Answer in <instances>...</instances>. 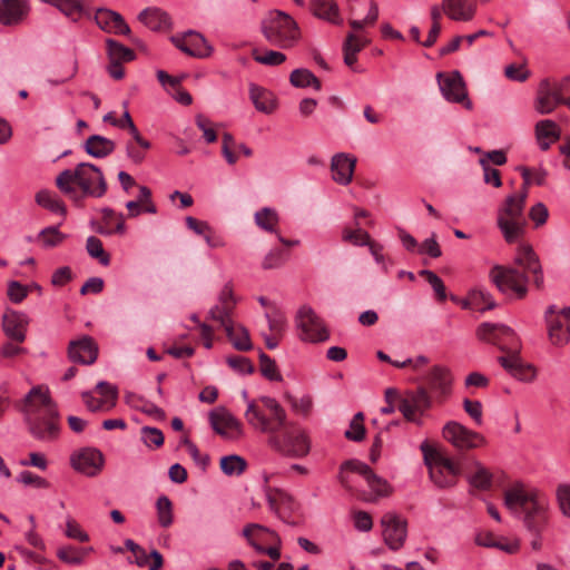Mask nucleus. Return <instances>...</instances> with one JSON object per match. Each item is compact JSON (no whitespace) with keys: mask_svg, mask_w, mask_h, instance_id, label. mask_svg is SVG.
<instances>
[{"mask_svg":"<svg viewBox=\"0 0 570 570\" xmlns=\"http://www.w3.org/2000/svg\"><path fill=\"white\" fill-rule=\"evenodd\" d=\"M548 334L553 345H566L570 342V307L562 308L559 313L554 305L546 311Z\"/></svg>","mask_w":570,"mask_h":570,"instance_id":"nucleus-17","label":"nucleus"},{"mask_svg":"<svg viewBox=\"0 0 570 570\" xmlns=\"http://www.w3.org/2000/svg\"><path fill=\"white\" fill-rule=\"evenodd\" d=\"M363 421L364 414L362 412H357L350 423V429L344 433L345 438L354 442L362 441L365 436V428Z\"/></svg>","mask_w":570,"mask_h":570,"instance_id":"nucleus-51","label":"nucleus"},{"mask_svg":"<svg viewBox=\"0 0 570 570\" xmlns=\"http://www.w3.org/2000/svg\"><path fill=\"white\" fill-rule=\"evenodd\" d=\"M534 129L537 141L543 151L548 150L560 138V129L553 120H540L535 124Z\"/></svg>","mask_w":570,"mask_h":570,"instance_id":"nucleus-31","label":"nucleus"},{"mask_svg":"<svg viewBox=\"0 0 570 570\" xmlns=\"http://www.w3.org/2000/svg\"><path fill=\"white\" fill-rule=\"evenodd\" d=\"M424 462L429 468V474L433 483L439 488L455 485L461 468L453 460L444 455L428 443L421 444Z\"/></svg>","mask_w":570,"mask_h":570,"instance_id":"nucleus-9","label":"nucleus"},{"mask_svg":"<svg viewBox=\"0 0 570 570\" xmlns=\"http://www.w3.org/2000/svg\"><path fill=\"white\" fill-rule=\"evenodd\" d=\"M442 436L458 450H471L481 446L484 438L456 421H449L442 429Z\"/></svg>","mask_w":570,"mask_h":570,"instance_id":"nucleus-16","label":"nucleus"},{"mask_svg":"<svg viewBox=\"0 0 570 570\" xmlns=\"http://www.w3.org/2000/svg\"><path fill=\"white\" fill-rule=\"evenodd\" d=\"M439 85L443 97L450 102L462 104L468 110L472 109V101L468 98L464 80L459 71H454L442 78L438 75Z\"/></svg>","mask_w":570,"mask_h":570,"instance_id":"nucleus-19","label":"nucleus"},{"mask_svg":"<svg viewBox=\"0 0 570 570\" xmlns=\"http://www.w3.org/2000/svg\"><path fill=\"white\" fill-rule=\"evenodd\" d=\"M559 105H563L554 83L543 79L538 87L534 102L535 110L541 114L552 112Z\"/></svg>","mask_w":570,"mask_h":570,"instance_id":"nucleus-24","label":"nucleus"},{"mask_svg":"<svg viewBox=\"0 0 570 570\" xmlns=\"http://www.w3.org/2000/svg\"><path fill=\"white\" fill-rule=\"evenodd\" d=\"M173 43L183 52L196 58H206L212 53V47L198 32L188 31L183 37H173Z\"/></svg>","mask_w":570,"mask_h":570,"instance_id":"nucleus-22","label":"nucleus"},{"mask_svg":"<svg viewBox=\"0 0 570 570\" xmlns=\"http://www.w3.org/2000/svg\"><path fill=\"white\" fill-rule=\"evenodd\" d=\"M29 317L22 312L8 309L2 316V330L4 334L17 343H23L26 340Z\"/></svg>","mask_w":570,"mask_h":570,"instance_id":"nucleus-23","label":"nucleus"},{"mask_svg":"<svg viewBox=\"0 0 570 570\" xmlns=\"http://www.w3.org/2000/svg\"><path fill=\"white\" fill-rule=\"evenodd\" d=\"M454 377L451 370L445 365H433L424 376L425 387L432 395L433 401L444 403L450 399L453 391Z\"/></svg>","mask_w":570,"mask_h":570,"instance_id":"nucleus-13","label":"nucleus"},{"mask_svg":"<svg viewBox=\"0 0 570 570\" xmlns=\"http://www.w3.org/2000/svg\"><path fill=\"white\" fill-rule=\"evenodd\" d=\"M65 534L69 539L78 540L79 542H87L89 540L88 533L72 518H68L66 521Z\"/></svg>","mask_w":570,"mask_h":570,"instance_id":"nucleus-60","label":"nucleus"},{"mask_svg":"<svg viewBox=\"0 0 570 570\" xmlns=\"http://www.w3.org/2000/svg\"><path fill=\"white\" fill-rule=\"evenodd\" d=\"M355 165V157L344 153L335 154L331 161L333 180L343 186L348 185L353 179Z\"/></svg>","mask_w":570,"mask_h":570,"instance_id":"nucleus-26","label":"nucleus"},{"mask_svg":"<svg viewBox=\"0 0 570 570\" xmlns=\"http://www.w3.org/2000/svg\"><path fill=\"white\" fill-rule=\"evenodd\" d=\"M56 185L61 193L77 200L78 185L83 195L100 198L107 191V183L100 168L89 163H80L75 170L65 169L56 178Z\"/></svg>","mask_w":570,"mask_h":570,"instance_id":"nucleus-3","label":"nucleus"},{"mask_svg":"<svg viewBox=\"0 0 570 570\" xmlns=\"http://www.w3.org/2000/svg\"><path fill=\"white\" fill-rule=\"evenodd\" d=\"M252 55L256 62L265 66H279L286 61V56L283 52L275 50L259 52L255 49Z\"/></svg>","mask_w":570,"mask_h":570,"instance_id":"nucleus-50","label":"nucleus"},{"mask_svg":"<svg viewBox=\"0 0 570 570\" xmlns=\"http://www.w3.org/2000/svg\"><path fill=\"white\" fill-rule=\"evenodd\" d=\"M17 481L24 485H32L39 489H46L49 487V483L46 479L27 470L19 473Z\"/></svg>","mask_w":570,"mask_h":570,"instance_id":"nucleus-62","label":"nucleus"},{"mask_svg":"<svg viewBox=\"0 0 570 570\" xmlns=\"http://www.w3.org/2000/svg\"><path fill=\"white\" fill-rule=\"evenodd\" d=\"M79 548L73 546H65L58 549L57 557L59 560L67 564L80 566L82 564V558L80 557Z\"/></svg>","mask_w":570,"mask_h":570,"instance_id":"nucleus-56","label":"nucleus"},{"mask_svg":"<svg viewBox=\"0 0 570 570\" xmlns=\"http://www.w3.org/2000/svg\"><path fill=\"white\" fill-rule=\"evenodd\" d=\"M287 259V254L282 249H272L263 259L264 269L281 267Z\"/></svg>","mask_w":570,"mask_h":570,"instance_id":"nucleus-59","label":"nucleus"},{"mask_svg":"<svg viewBox=\"0 0 570 570\" xmlns=\"http://www.w3.org/2000/svg\"><path fill=\"white\" fill-rule=\"evenodd\" d=\"M482 169H483V179L485 184H490L494 187H500L502 185L500 171L495 168H492L487 159L480 158L479 160Z\"/></svg>","mask_w":570,"mask_h":570,"instance_id":"nucleus-61","label":"nucleus"},{"mask_svg":"<svg viewBox=\"0 0 570 570\" xmlns=\"http://www.w3.org/2000/svg\"><path fill=\"white\" fill-rule=\"evenodd\" d=\"M158 522L163 528L173 524V504L168 497L161 495L156 502Z\"/></svg>","mask_w":570,"mask_h":570,"instance_id":"nucleus-47","label":"nucleus"},{"mask_svg":"<svg viewBox=\"0 0 570 570\" xmlns=\"http://www.w3.org/2000/svg\"><path fill=\"white\" fill-rule=\"evenodd\" d=\"M504 504L510 510L522 509L524 515L548 518V498L523 483H514L504 492Z\"/></svg>","mask_w":570,"mask_h":570,"instance_id":"nucleus-7","label":"nucleus"},{"mask_svg":"<svg viewBox=\"0 0 570 570\" xmlns=\"http://www.w3.org/2000/svg\"><path fill=\"white\" fill-rule=\"evenodd\" d=\"M247 466L245 459L232 454L220 459V469L226 475H240Z\"/></svg>","mask_w":570,"mask_h":570,"instance_id":"nucleus-44","label":"nucleus"},{"mask_svg":"<svg viewBox=\"0 0 570 570\" xmlns=\"http://www.w3.org/2000/svg\"><path fill=\"white\" fill-rule=\"evenodd\" d=\"M86 249H87L88 254L92 258L98 259L101 265H104V266L109 265L110 257L105 252L102 243H101V240L99 238H97L95 236H89L87 238Z\"/></svg>","mask_w":570,"mask_h":570,"instance_id":"nucleus-49","label":"nucleus"},{"mask_svg":"<svg viewBox=\"0 0 570 570\" xmlns=\"http://www.w3.org/2000/svg\"><path fill=\"white\" fill-rule=\"evenodd\" d=\"M261 372L262 375L271 381L279 382L283 380L279 374L276 363L264 352L259 353Z\"/></svg>","mask_w":570,"mask_h":570,"instance_id":"nucleus-53","label":"nucleus"},{"mask_svg":"<svg viewBox=\"0 0 570 570\" xmlns=\"http://www.w3.org/2000/svg\"><path fill=\"white\" fill-rule=\"evenodd\" d=\"M433 403V397L425 386H419L414 391H407L403 397L400 399L399 411L403 414L404 419L409 422L422 425L423 422L417 417L416 413L421 414L430 409Z\"/></svg>","mask_w":570,"mask_h":570,"instance_id":"nucleus-14","label":"nucleus"},{"mask_svg":"<svg viewBox=\"0 0 570 570\" xmlns=\"http://www.w3.org/2000/svg\"><path fill=\"white\" fill-rule=\"evenodd\" d=\"M479 340L497 345L503 352H514L519 347V340L514 331L503 324L482 323L476 328Z\"/></svg>","mask_w":570,"mask_h":570,"instance_id":"nucleus-12","label":"nucleus"},{"mask_svg":"<svg viewBox=\"0 0 570 570\" xmlns=\"http://www.w3.org/2000/svg\"><path fill=\"white\" fill-rule=\"evenodd\" d=\"M498 361L505 371L519 381L530 383L537 376V370L531 364L523 363L517 351L500 356Z\"/></svg>","mask_w":570,"mask_h":570,"instance_id":"nucleus-25","label":"nucleus"},{"mask_svg":"<svg viewBox=\"0 0 570 570\" xmlns=\"http://www.w3.org/2000/svg\"><path fill=\"white\" fill-rule=\"evenodd\" d=\"M141 440L147 446L159 448L164 444V434L157 428L144 426L141 428Z\"/></svg>","mask_w":570,"mask_h":570,"instance_id":"nucleus-58","label":"nucleus"},{"mask_svg":"<svg viewBox=\"0 0 570 570\" xmlns=\"http://www.w3.org/2000/svg\"><path fill=\"white\" fill-rule=\"evenodd\" d=\"M209 423L213 430L227 441H237L244 435L242 422L225 409L212 411Z\"/></svg>","mask_w":570,"mask_h":570,"instance_id":"nucleus-18","label":"nucleus"},{"mask_svg":"<svg viewBox=\"0 0 570 570\" xmlns=\"http://www.w3.org/2000/svg\"><path fill=\"white\" fill-rule=\"evenodd\" d=\"M268 445L288 458H304L309 453L311 441L306 432L289 421L277 435L268 438Z\"/></svg>","mask_w":570,"mask_h":570,"instance_id":"nucleus-10","label":"nucleus"},{"mask_svg":"<svg viewBox=\"0 0 570 570\" xmlns=\"http://www.w3.org/2000/svg\"><path fill=\"white\" fill-rule=\"evenodd\" d=\"M52 6L73 22L83 14V6L79 0H55Z\"/></svg>","mask_w":570,"mask_h":570,"instance_id":"nucleus-43","label":"nucleus"},{"mask_svg":"<svg viewBox=\"0 0 570 570\" xmlns=\"http://www.w3.org/2000/svg\"><path fill=\"white\" fill-rule=\"evenodd\" d=\"M556 497L561 513L570 519V483L559 484Z\"/></svg>","mask_w":570,"mask_h":570,"instance_id":"nucleus-57","label":"nucleus"},{"mask_svg":"<svg viewBox=\"0 0 570 570\" xmlns=\"http://www.w3.org/2000/svg\"><path fill=\"white\" fill-rule=\"evenodd\" d=\"M426 282L431 285L436 294L439 301L443 302L446 299V292L443 281L432 271L422 269L419 273Z\"/></svg>","mask_w":570,"mask_h":570,"instance_id":"nucleus-55","label":"nucleus"},{"mask_svg":"<svg viewBox=\"0 0 570 570\" xmlns=\"http://www.w3.org/2000/svg\"><path fill=\"white\" fill-rule=\"evenodd\" d=\"M383 538L390 549L396 551L405 542L407 530L406 521L395 513L389 512L382 517Z\"/></svg>","mask_w":570,"mask_h":570,"instance_id":"nucleus-21","label":"nucleus"},{"mask_svg":"<svg viewBox=\"0 0 570 570\" xmlns=\"http://www.w3.org/2000/svg\"><path fill=\"white\" fill-rule=\"evenodd\" d=\"M278 220L277 212L271 207H264L255 213L256 225L266 232L276 233Z\"/></svg>","mask_w":570,"mask_h":570,"instance_id":"nucleus-42","label":"nucleus"},{"mask_svg":"<svg viewBox=\"0 0 570 570\" xmlns=\"http://www.w3.org/2000/svg\"><path fill=\"white\" fill-rule=\"evenodd\" d=\"M365 482L367 483L371 491L363 494L362 499L364 501L374 502L379 498L390 495L392 492V488L389 482L376 475L374 472L371 473Z\"/></svg>","mask_w":570,"mask_h":570,"instance_id":"nucleus-36","label":"nucleus"},{"mask_svg":"<svg viewBox=\"0 0 570 570\" xmlns=\"http://www.w3.org/2000/svg\"><path fill=\"white\" fill-rule=\"evenodd\" d=\"M237 148L240 153H243L246 157L252 156L253 151L245 144L236 145L233 136L229 132H225L223 135V146L222 153L224 158L229 165H234L237 161V157L235 156L233 149Z\"/></svg>","mask_w":570,"mask_h":570,"instance_id":"nucleus-40","label":"nucleus"},{"mask_svg":"<svg viewBox=\"0 0 570 570\" xmlns=\"http://www.w3.org/2000/svg\"><path fill=\"white\" fill-rule=\"evenodd\" d=\"M81 399L90 412L110 411L107 406V402H104L101 397H95L92 392L85 391L81 393Z\"/></svg>","mask_w":570,"mask_h":570,"instance_id":"nucleus-63","label":"nucleus"},{"mask_svg":"<svg viewBox=\"0 0 570 570\" xmlns=\"http://www.w3.org/2000/svg\"><path fill=\"white\" fill-rule=\"evenodd\" d=\"M266 40L282 49L293 48L299 40L301 32L295 20L283 11H273L262 23Z\"/></svg>","mask_w":570,"mask_h":570,"instance_id":"nucleus-8","label":"nucleus"},{"mask_svg":"<svg viewBox=\"0 0 570 570\" xmlns=\"http://www.w3.org/2000/svg\"><path fill=\"white\" fill-rule=\"evenodd\" d=\"M348 472L361 475L365 481L371 475L373 470L358 460H348L341 465L338 480L340 483L347 490L353 491L354 480L350 476Z\"/></svg>","mask_w":570,"mask_h":570,"instance_id":"nucleus-30","label":"nucleus"},{"mask_svg":"<svg viewBox=\"0 0 570 570\" xmlns=\"http://www.w3.org/2000/svg\"><path fill=\"white\" fill-rule=\"evenodd\" d=\"M243 535L256 552L267 554L274 561L279 560L282 540L274 530L258 523H249L243 529Z\"/></svg>","mask_w":570,"mask_h":570,"instance_id":"nucleus-11","label":"nucleus"},{"mask_svg":"<svg viewBox=\"0 0 570 570\" xmlns=\"http://www.w3.org/2000/svg\"><path fill=\"white\" fill-rule=\"evenodd\" d=\"M357 40L355 33L347 35L343 46L344 62L346 66L352 67L357 60V53L363 49V43H354Z\"/></svg>","mask_w":570,"mask_h":570,"instance_id":"nucleus-48","label":"nucleus"},{"mask_svg":"<svg viewBox=\"0 0 570 570\" xmlns=\"http://www.w3.org/2000/svg\"><path fill=\"white\" fill-rule=\"evenodd\" d=\"M95 390L104 400V402H107V406L109 409H114L116 406L118 400V390L115 385L106 381H100L97 383Z\"/></svg>","mask_w":570,"mask_h":570,"instance_id":"nucleus-52","label":"nucleus"},{"mask_svg":"<svg viewBox=\"0 0 570 570\" xmlns=\"http://www.w3.org/2000/svg\"><path fill=\"white\" fill-rule=\"evenodd\" d=\"M444 13L455 21H470L475 14V2L473 0H442Z\"/></svg>","mask_w":570,"mask_h":570,"instance_id":"nucleus-29","label":"nucleus"},{"mask_svg":"<svg viewBox=\"0 0 570 570\" xmlns=\"http://www.w3.org/2000/svg\"><path fill=\"white\" fill-rule=\"evenodd\" d=\"M138 19L153 31L167 30L171 24L169 16L158 8H147L142 10Z\"/></svg>","mask_w":570,"mask_h":570,"instance_id":"nucleus-32","label":"nucleus"},{"mask_svg":"<svg viewBox=\"0 0 570 570\" xmlns=\"http://www.w3.org/2000/svg\"><path fill=\"white\" fill-rule=\"evenodd\" d=\"M528 194L529 187L522 185L519 191L508 195L497 210V225L508 244L519 243L525 234Z\"/></svg>","mask_w":570,"mask_h":570,"instance_id":"nucleus-4","label":"nucleus"},{"mask_svg":"<svg viewBox=\"0 0 570 570\" xmlns=\"http://www.w3.org/2000/svg\"><path fill=\"white\" fill-rule=\"evenodd\" d=\"M514 264L521 267H505L495 265L491 268L489 277L498 289L509 296L522 298L528 292V277L524 272L534 276V284L541 287L543 284L542 268L538 256L528 244H520L514 257Z\"/></svg>","mask_w":570,"mask_h":570,"instance_id":"nucleus-1","label":"nucleus"},{"mask_svg":"<svg viewBox=\"0 0 570 570\" xmlns=\"http://www.w3.org/2000/svg\"><path fill=\"white\" fill-rule=\"evenodd\" d=\"M67 235L59 232L58 226H49L40 230L38 239L45 248H52L60 245Z\"/></svg>","mask_w":570,"mask_h":570,"instance_id":"nucleus-46","label":"nucleus"},{"mask_svg":"<svg viewBox=\"0 0 570 570\" xmlns=\"http://www.w3.org/2000/svg\"><path fill=\"white\" fill-rule=\"evenodd\" d=\"M106 47L109 61L111 62H129L136 58L135 52L130 48L111 38L106 40Z\"/></svg>","mask_w":570,"mask_h":570,"instance_id":"nucleus-37","label":"nucleus"},{"mask_svg":"<svg viewBox=\"0 0 570 570\" xmlns=\"http://www.w3.org/2000/svg\"><path fill=\"white\" fill-rule=\"evenodd\" d=\"M68 355L72 362L90 365L97 360L98 347L91 337L83 336L78 341L70 342Z\"/></svg>","mask_w":570,"mask_h":570,"instance_id":"nucleus-27","label":"nucleus"},{"mask_svg":"<svg viewBox=\"0 0 570 570\" xmlns=\"http://www.w3.org/2000/svg\"><path fill=\"white\" fill-rule=\"evenodd\" d=\"M296 327L302 341L317 343L328 338L327 330L311 307L303 306L298 309Z\"/></svg>","mask_w":570,"mask_h":570,"instance_id":"nucleus-15","label":"nucleus"},{"mask_svg":"<svg viewBox=\"0 0 570 570\" xmlns=\"http://www.w3.org/2000/svg\"><path fill=\"white\" fill-rule=\"evenodd\" d=\"M474 472L468 476V481L471 484V487L487 491L492 485V473L480 462L475 461L473 463Z\"/></svg>","mask_w":570,"mask_h":570,"instance_id":"nucleus-38","label":"nucleus"},{"mask_svg":"<svg viewBox=\"0 0 570 570\" xmlns=\"http://www.w3.org/2000/svg\"><path fill=\"white\" fill-rule=\"evenodd\" d=\"M85 150L95 158H104L114 153L115 141L100 135L90 136L85 142Z\"/></svg>","mask_w":570,"mask_h":570,"instance_id":"nucleus-34","label":"nucleus"},{"mask_svg":"<svg viewBox=\"0 0 570 570\" xmlns=\"http://www.w3.org/2000/svg\"><path fill=\"white\" fill-rule=\"evenodd\" d=\"M237 304L230 284H225L219 292L217 303L209 309L208 318L218 322L224 327L227 337L238 351L252 348L249 333L246 327L233 321V314Z\"/></svg>","mask_w":570,"mask_h":570,"instance_id":"nucleus-5","label":"nucleus"},{"mask_svg":"<svg viewBox=\"0 0 570 570\" xmlns=\"http://www.w3.org/2000/svg\"><path fill=\"white\" fill-rule=\"evenodd\" d=\"M249 98L255 108L264 114H272L276 108L274 95L255 83L249 85Z\"/></svg>","mask_w":570,"mask_h":570,"instance_id":"nucleus-33","label":"nucleus"},{"mask_svg":"<svg viewBox=\"0 0 570 570\" xmlns=\"http://www.w3.org/2000/svg\"><path fill=\"white\" fill-rule=\"evenodd\" d=\"M289 81L297 88L313 87L315 90H321V81L308 69L293 70L289 75Z\"/></svg>","mask_w":570,"mask_h":570,"instance_id":"nucleus-41","label":"nucleus"},{"mask_svg":"<svg viewBox=\"0 0 570 570\" xmlns=\"http://www.w3.org/2000/svg\"><path fill=\"white\" fill-rule=\"evenodd\" d=\"M8 297L12 303H21L28 295V287L17 281L9 282L8 284Z\"/></svg>","mask_w":570,"mask_h":570,"instance_id":"nucleus-64","label":"nucleus"},{"mask_svg":"<svg viewBox=\"0 0 570 570\" xmlns=\"http://www.w3.org/2000/svg\"><path fill=\"white\" fill-rule=\"evenodd\" d=\"M342 239L354 246H366L370 244L371 236L367 232L360 227V223L355 222V228L345 227L342 230Z\"/></svg>","mask_w":570,"mask_h":570,"instance_id":"nucleus-45","label":"nucleus"},{"mask_svg":"<svg viewBox=\"0 0 570 570\" xmlns=\"http://www.w3.org/2000/svg\"><path fill=\"white\" fill-rule=\"evenodd\" d=\"M28 12L27 0H0V23L3 26L21 23Z\"/></svg>","mask_w":570,"mask_h":570,"instance_id":"nucleus-28","label":"nucleus"},{"mask_svg":"<svg viewBox=\"0 0 570 570\" xmlns=\"http://www.w3.org/2000/svg\"><path fill=\"white\" fill-rule=\"evenodd\" d=\"M265 317L268 323V327L271 333L276 335H284L286 331V317L285 315L279 312L278 309H275L273 312L265 313Z\"/></svg>","mask_w":570,"mask_h":570,"instance_id":"nucleus-54","label":"nucleus"},{"mask_svg":"<svg viewBox=\"0 0 570 570\" xmlns=\"http://www.w3.org/2000/svg\"><path fill=\"white\" fill-rule=\"evenodd\" d=\"M24 420L31 435L40 441H53L59 435V414L48 390L32 387L26 395Z\"/></svg>","mask_w":570,"mask_h":570,"instance_id":"nucleus-2","label":"nucleus"},{"mask_svg":"<svg viewBox=\"0 0 570 570\" xmlns=\"http://www.w3.org/2000/svg\"><path fill=\"white\" fill-rule=\"evenodd\" d=\"M70 462L76 471L87 476H95L102 470L105 458L96 448H83L71 455Z\"/></svg>","mask_w":570,"mask_h":570,"instance_id":"nucleus-20","label":"nucleus"},{"mask_svg":"<svg viewBox=\"0 0 570 570\" xmlns=\"http://www.w3.org/2000/svg\"><path fill=\"white\" fill-rule=\"evenodd\" d=\"M36 203L56 214H60L66 216L67 208L66 205L51 191L49 190H40L36 195Z\"/></svg>","mask_w":570,"mask_h":570,"instance_id":"nucleus-39","label":"nucleus"},{"mask_svg":"<svg viewBox=\"0 0 570 570\" xmlns=\"http://www.w3.org/2000/svg\"><path fill=\"white\" fill-rule=\"evenodd\" d=\"M244 415L254 430L268 434V438L277 435L281 430L289 425L285 409L269 396L248 401Z\"/></svg>","mask_w":570,"mask_h":570,"instance_id":"nucleus-6","label":"nucleus"},{"mask_svg":"<svg viewBox=\"0 0 570 570\" xmlns=\"http://www.w3.org/2000/svg\"><path fill=\"white\" fill-rule=\"evenodd\" d=\"M309 9L320 19L337 24L342 22L337 4L331 0H313Z\"/></svg>","mask_w":570,"mask_h":570,"instance_id":"nucleus-35","label":"nucleus"}]
</instances>
